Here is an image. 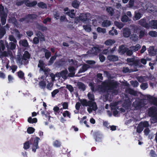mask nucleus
Here are the masks:
<instances>
[{
    "mask_svg": "<svg viewBox=\"0 0 157 157\" xmlns=\"http://www.w3.org/2000/svg\"><path fill=\"white\" fill-rule=\"evenodd\" d=\"M118 85V83L116 81H105L101 83L100 90L103 92H108L109 90H113L117 88Z\"/></svg>",
    "mask_w": 157,
    "mask_h": 157,
    "instance_id": "obj_1",
    "label": "nucleus"
},
{
    "mask_svg": "<svg viewBox=\"0 0 157 157\" xmlns=\"http://www.w3.org/2000/svg\"><path fill=\"white\" fill-rule=\"evenodd\" d=\"M145 105L144 99L139 98H136L132 104V106L136 110H140Z\"/></svg>",
    "mask_w": 157,
    "mask_h": 157,
    "instance_id": "obj_2",
    "label": "nucleus"
},
{
    "mask_svg": "<svg viewBox=\"0 0 157 157\" xmlns=\"http://www.w3.org/2000/svg\"><path fill=\"white\" fill-rule=\"evenodd\" d=\"M144 10L149 13H152L154 15H157V7L150 3H147L145 6H143Z\"/></svg>",
    "mask_w": 157,
    "mask_h": 157,
    "instance_id": "obj_3",
    "label": "nucleus"
},
{
    "mask_svg": "<svg viewBox=\"0 0 157 157\" xmlns=\"http://www.w3.org/2000/svg\"><path fill=\"white\" fill-rule=\"evenodd\" d=\"M90 16V14L88 13H81L80 16L76 17L75 20L78 21H81L84 23H86L89 21Z\"/></svg>",
    "mask_w": 157,
    "mask_h": 157,
    "instance_id": "obj_4",
    "label": "nucleus"
},
{
    "mask_svg": "<svg viewBox=\"0 0 157 157\" xmlns=\"http://www.w3.org/2000/svg\"><path fill=\"white\" fill-rule=\"evenodd\" d=\"M157 113V108L155 106H152L148 109L147 114L149 117L155 118Z\"/></svg>",
    "mask_w": 157,
    "mask_h": 157,
    "instance_id": "obj_5",
    "label": "nucleus"
},
{
    "mask_svg": "<svg viewBox=\"0 0 157 157\" xmlns=\"http://www.w3.org/2000/svg\"><path fill=\"white\" fill-rule=\"evenodd\" d=\"M126 61L129 63L128 64L131 66L136 67L139 65V61L136 60L134 58H128L126 59Z\"/></svg>",
    "mask_w": 157,
    "mask_h": 157,
    "instance_id": "obj_6",
    "label": "nucleus"
},
{
    "mask_svg": "<svg viewBox=\"0 0 157 157\" xmlns=\"http://www.w3.org/2000/svg\"><path fill=\"white\" fill-rule=\"evenodd\" d=\"M40 140V138L37 136H36L35 138H34V139L32 149V151L34 152H36V149L39 148L38 143Z\"/></svg>",
    "mask_w": 157,
    "mask_h": 157,
    "instance_id": "obj_7",
    "label": "nucleus"
},
{
    "mask_svg": "<svg viewBox=\"0 0 157 157\" xmlns=\"http://www.w3.org/2000/svg\"><path fill=\"white\" fill-rule=\"evenodd\" d=\"M79 101L83 106H90L93 104V102L90 101H87L86 99H79Z\"/></svg>",
    "mask_w": 157,
    "mask_h": 157,
    "instance_id": "obj_8",
    "label": "nucleus"
},
{
    "mask_svg": "<svg viewBox=\"0 0 157 157\" xmlns=\"http://www.w3.org/2000/svg\"><path fill=\"white\" fill-rule=\"evenodd\" d=\"M91 105L89 106L90 107L87 108V110L88 112L90 113L93 110L94 111H96L98 109L96 103L95 102H93Z\"/></svg>",
    "mask_w": 157,
    "mask_h": 157,
    "instance_id": "obj_9",
    "label": "nucleus"
},
{
    "mask_svg": "<svg viewBox=\"0 0 157 157\" xmlns=\"http://www.w3.org/2000/svg\"><path fill=\"white\" fill-rule=\"evenodd\" d=\"M147 98L154 105L157 106V98L149 95L147 96Z\"/></svg>",
    "mask_w": 157,
    "mask_h": 157,
    "instance_id": "obj_10",
    "label": "nucleus"
},
{
    "mask_svg": "<svg viewBox=\"0 0 157 157\" xmlns=\"http://www.w3.org/2000/svg\"><path fill=\"white\" fill-rule=\"evenodd\" d=\"M90 68L89 65L84 64L82 67L79 69L78 72V73H81L86 71L89 68Z\"/></svg>",
    "mask_w": 157,
    "mask_h": 157,
    "instance_id": "obj_11",
    "label": "nucleus"
},
{
    "mask_svg": "<svg viewBox=\"0 0 157 157\" xmlns=\"http://www.w3.org/2000/svg\"><path fill=\"white\" fill-rule=\"evenodd\" d=\"M107 59L111 62H115L118 60V56L113 55H108L107 57Z\"/></svg>",
    "mask_w": 157,
    "mask_h": 157,
    "instance_id": "obj_12",
    "label": "nucleus"
},
{
    "mask_svg": "<svg viewBox=\"0 0 157 157\" xmlns=\"http://www.w3.org/2000/svg\"><path fill=\"white\" fill-rule=\"evenodd\" d=\"M139 24L144 27L147 29L149 28V24L146 23L145 19H141L139 21Z\"/></svg>",
    "mask_w": 157,
    "mask_h": 157,
    "instance_id": "obj_13",
    "label": "nucleus"
},
{
    "mask_svg": "<svg viewBox=\"0 0 157 157\" xmlns=\"http://www.w3.org/2000/svg\"><path fill=\"white\" fill-rule=\"evenodd\" d=\"M148 52L151 56H154L155 55L157 50L154 49V46H150L148 49Z\"/></svg>",
    "mask_w": 157,
    "mask_h": 157,
    "instance_id": "obj_14",
    "label": "nucleus"
},
{
    "mask_svg": "<svg viewBox=\"0 0 157 157\" xmlns=\"http://www.w3.org/2000/svg\"><path fill=\"white\" fill-rule=\"evenodd\" d=\"M149 28L157 29V20H152L149 22Z\"/></svg>",
    "mask_w": 157,
    "mask_h": 157,
    "instance_id": "obj_15",
    "label": "nucleus"
},
{
    "mask_svg": "<svg viewBox=\"0 0 157 157\" xmlns=\"http://www.w3.org/2000/svg\"><path fill=\"white\" fill-rule=\"evenodd\" d=\"M25 4L26 5L29 7H32L36 5L37 4V2L36 1H34L31 2L29 0L25 1Z\"/></svg>",
    "mask_w": 157,
    "mask_h": 157,
    "instance_id": "obj_16",
    "label": "nucleus"
},
{
    "mask_svg": "<svg viewBox=\"0 0 157 157\" xmlns=\"http://www.w3.org/2000/svg\"><path fill=\"white\" fill-rule=\"evenodd\" d=\"M131 33L130 29L128 28H124L123 29V36L124 37L127 38L128 37Z\"/></svg>",
    "mask_w": 157,
    "mask_h": 157,
    "instance_id": "obj_17",
    "label": "nucleus"
},
{
    "mask_svg": "<svg viewBox=\"0 0 157 157\" xmlns=\"http://www.w3.org/2000/svg\"><path fill=\"white\" fill-rule=\"evenodd\" d=\"M4 28H6L7 29L9 28V26L7 24L4 27H2L0 29V38H2L6 33V30Z\"/></svg>",
    "mask_w": 157,
    "mask_h": 157,
    "instance_id": "obj_18",
    "label": "nucleus"
},
{
    "mask_svg": "<svg viewBox=\"0 0 157 157\" xmlns=\"http://www.w3.org/2000/svg\"><path fill=\"white\" fill-rule=\"evenodd\" d=\"M43 51L45 52V57L46 59H48L51 55V52L47 49L43 48H42Z\"/></svg>",
    "mask_w": 157,
    "mask_h": 157,
    "instance_id": "obj_19",
    "label": "nucleus"
},
{
    "mask_svg": "<svg viewBox=\"0 0 157 157\" xmlns=\"http://www.w3.org/2000/svg\"><path fill=\"white\" fill-rule=\"evenodd\" d=\"M77 86L78 88L80 90L84 91L86 90V86L82 82H78L77 83Z\"/></svg>",
    "mask_w": 157,
    "mask_h": 157,
    "instance_id": "obj_20",
    "label": "nucleus"
},
{
    "mask_svg": "<svg viewBox=\"0 0 157 157\" xmlns=\"http://www.w3.org/2000/svg\"><path fill=\"white\" fill-rule=\"evenodd\" d=\"M30 54L28 51H25L24 53L23 54V56L22 57V59L23 60H26L27 59H30Z\"/></svg>",
    "mask_w": 157,
    "mask_h": 157,
    "instance_id": "obj_21",
    "label": "nucleus"
},
{
    "mask_svg": "<svg viewBox=\"0 0 157 157\" xmlns=\"http://www.w3.org/2000/svg\"><path fill=\"white\" fill-rule=\"evenodd\" d=\"M99 51V48L96 47H93L92 50H90L91 53L94 55H97Z\"/></svg>",
    "mask_w": 157,
    "mask_h": 157,
    "instance_id": "obj_22",
    "label": "nucleus"
},
{
    "mask_svg": "<svg viewBox=\"0 0 157 157\" xmlns=\"http://www.w3.org/2000/svg\"><path fill=\"white\" fill-rule=\"evenodd\" d=\"M38 67L40 68V71L41 70H43V68H45V63L43 61L41 60H39L38 65Z\"/></svg>",
    "mask_w": 157,
    "mask_h": 157,
    "instance_id": "obj_23",
    "label": "nucleus"
},
{
    "mask_svg": "<svg viewBox=\"0 0 157 157\" xmlns=\"http://www.w3.org/2000/svg\"><path fill=\"white\" fill-rule=\"evenodd\" d=\"M142 15L140 12L137 11H135L133 19L135 20H138L141 17Z\"/></svg>",
    "mask_w": 157,
    "mask_h": 157,
    "instance_id": "obj_24",
    "label": "nucleus"
},
{
    "mask_svg": "<svg viewBox=\"0 0 157 157\" xmlns=\"http://www.w3.org/2000/svg\"><path fill=\"white\" fill-rule=\"evenodd\" d=\"M57 55L56 53L54 56H52L48 62V65H52L54 62V61L56 60Z\"/></svg>",
    "mask_w": 157,
    "mask_h": 157,
    "instance_id": "obj_25",
    "label": "nucleus"
},
{
    "mask_svg": "<svg viewBox=\"0 0 157 157\" xmlns=\"http://www.w3.org/2000/svg\"><path fill=\"white\" fill-rule=\"evenodd\" d=\"M53 146L56 147H59L61 145V142L60 140H56L53 143Z\"/></svg>",
    "mask_w": 157,
    "mask_h": 157,
    "instance_id": "obj_26",
    "label": "nucleus"
},
{
    "mask_svg": "<svg viewBox=\"0 0 157 157\" xmlns=\"http://www.w3.org/2000/svg\"><path fill=\"white\" fill-rule=\"evenodd\" d=\"M127 48H124L123 46H121L119 47V53L121 55L124 54L126 52Z\"/></svg>",
    "mask_w": 157,
    "mask_h": 157,
    "instance_id": "obj_27",
    "label": "nucleus"
},
{
    "mask_svg": "<svg viewBox=\"0 0 157 157\" xmlns=\"http://www.w3.org/2000/svg\"><path fill=\"white\" fill-rule=\"evenodd\" d=\"M36 35L37 37H34L33 39H43L44 38V36L40 32H38Z\"/></svg>",
    "mask_w": 157,
    "mask_h": 157,
    "instance_id": "obj_28",
    "label": "nucleus"
},
{
    "mask_svg": "<svg viewBox=\"0 0 157 157\" xmlns=\"http://www.w3.org/2000/svg\"><path fill=\"white\" fill-rule=\"evenodd\" d=\"M68 69L69 72L71 73L69 74V76L71 77H73L75 74L74 72L75 70V67L73 66H70L68 67Z\"/></svg>",
    "mask_w": 157,
    "mask_h": 157,
    "instance_id": "obj_29",
    "label": "nucleus"
},
{
    "mask_svg": "<svg viewBox=\"0 0 157 157\" xmlns=\"http://www.w3.org/2000/svg\"><path fill=\"white\" fill-rule=\"evenodd\" d=\"M109 35L112 36L116 35L118 33L117 30L115 29L114 27H112V29L109 31Z\"/></svg>",
    "mask_w": 157,
    "mask_h": 157,
    "instance_id": "obj_30",
    "label": "nucleus"
},
{
    "mask_svg": "<svg viewBox=\"0 0 157 157\" xmlns=\"http://www.w3.org/2000/svg\"><path fill=\"white\" fill-rule=\"evenodd\" d=\"M111 22L108 20H104L102 23V25L104 27L109 26L111 25Z\"/></svg>",
    "mask_w": 157,
    "mask_h": 157,
    "instance_id": "obj_31",
    "label": "nucleus"
},
{
    "mask_svg": "<svg viewBox=\"0 0 157 157\" xmlns=\"http://www.w3.org/2000/svg\"><path fill=\"white\" fill-rule=\"evenodd\" d=\"M39 85L41 88L44 89L46 86V83L45 81L42 80L39 82Z\"/></svg>",
    "mask_w": 157,
    "mask_h": 157,
    "instance_id": "obj_32",
    "label": "nucleus"
},
{
    "mask_svg": "<svg viewBox=\"0 0 157 157\" xmlns=\"http://www.w3.org/2000/svg\"><path fill=\"white\" fill-rule=\"evenodd\" d=\"M67 73L68 71L67 70H63L60 73V75L63 78H66Z\"/></svg>",
    "mask_w": 157,
    "mask_h": 157,
    "instance_id": "obj_33",
    "label": "nucleus"
},
{
    "mask_svg": "<svg viewBox=\"0 0 157 157\" xmlns=\"http://www.w3.org/2000/svg\"><path fill=\"white\" fill-rule=\"evenodd\" d=\"M28 121L29 123H36L37 122V120L36 118L32 119L31 117H29L28 119Z\"/></svg>",
    "mask_w": 157,
    "mask_h": 157,
    "instance_id": "obj_34",
    "label": "nucleus"
},
{
    "mask_svg": "<svg viewBox=\"0 0 157 157\" xmlns=\"http://www.w3.org/2000/svg\"><path fill=\"white\" fill-rule=\"evenodd\" d=\"M141 48V46L139 44H137L134 46H132L130 47L133 52H135L138 51Z\"/></svg>",
    "mask_w": 157,
    "mask_h": 157,
    "instance_id": "obj_35",
    "label": "nucleus"
},
{
    "mask_svg": "<svg viewBox=\"0 0 157 157\" xmlns=\"http://www.w3.org/2000/svg\"><path fill=\"white\" fill-rule=\"evenodd\" d=\"M87 96L88 99L90 100V101L94 102L95 100L94 96L93 94L89 92L87 94Z\"/></svg>",
    "mask_w": 157,
    "mask_h": 157,
    "instance_id": "obj_36",
    "label": "nucleus"
},
{
    "mask_svg": "<svg viewBox=\"0 0 157 157\" xmlns=\"http://www.w3.org/2000/svg\"><path fill=\"white\" fill-rule=\"evenodd\" d=\"M115 40H107L105 44L107 45H111L115 42Z\"/></svg>",
    "mask_w": 157,
    "mask_h": 157,
    "instance_id": "obj_37",
    "label": "nucleus"
},
{
    "mask_svg": "<svg viewBox=\"0 0 157 157\" xmlns=\"http://www.w3.org/2000/svg\"><path fill=\"white\" fill-rule=\"evenodd\" d=\"M63 115L64 117H67L69 118H71V113L67 110L64 111L63 113Z\"/></svg>",
    "mask_w": 157,
    "mask_h": 157,
    "instance_id": "obj_38",
    "label": "nucleus"
},
{
    "mask_svg": "<svg viewBox=\"0 0 157 157\" xmlns=\"http://www.w3.org/2000/svg\"><path fill=\"white\" fill-rule=\"evenodd\" d=\"M121 21L123 22H126L130 21L128 17L126 15L123 16L121 18Z\"/></svg>",
    "mask_w": 157,
    "mask_h": 157,
    "instance_id": "obj_39",
    "label": "nucleus"
},
{
    "mask_svg": "<svg viewBox=\"0 0 157 157\" xmlns=\"http://www.w3.org/2000/svg\"><path fill=\"white\" fill-rule=\"evenodd\" d=\"M144 128L140 123L138 124L136 129V132L138 133H140L143 130Z\"/></svg>",
    "mask_w": 157,
    "mask_h": 157,
    "instance_id": "obj_40",
    "label": "nucleus"
},
{
    "mask_svg": "<svg viewBox=\"0 0 157 157\" xmlns=\"http://www.w3.org/2000/svg\"><path fill=\"white\" fill-rule=\"evenodd\" d=\"M38 6L43 9L46 8L47 7L46 5L42 2H40L37 4Z\"/></svg>",
    "mask_w": 157,
    "mask_h": 157,
    "instance_id": "obj_41",
    "label": "nucleus"
},
{
    "mask_svg": "<svg viewBox=\"0 0 157 157\" xmlns=\"http://www.w3.org/2000/svg\"><path fill=\"white\" fill-rule=\"evenodd\" d=\"M97 31L99 33H101L103 34L105 33L106 32L105 29L102 28L100 27H98L97 29Z\"/></svg>",
    "mask_w": 157,
    "mask_h": 157,
    "instance_id": "obj_42",
    "label": "nucleus"
},
{
    "mask_svg": "<svg viewBox=\"0 0 157 157\" xmlns=\"http://www.w3.org/2000/svg\"><path fill=\"white\" fill-rule=\"evenodd\" d=\"M106 10L111 15H112L113 14L114 10L113 8L110 7H107L106 9Z\"/></svg>",
    "mask_w": 157,
    "mask_h": 157,
    "instance_id": "obj_43",
    "label": "nucleus"
},
{
    "mask_svg": "<svg viewBox=\"0 0 157 157\" xmlns=\"http://www.w3.org/2000/svg\"><path fill=\"white\" fill-rule=\"evenodd\" d=\"M35 129L32 127H29L27 129V132L28 133L31 134L35 131Z\"/></svg>",
    "mask_w": 157,
    "mask_h": 157,
    "instance_id": "obj_44",
    "label": "nucleus"
},
{
    "mask_svg": "<svg viewBox=\"0 0 157 157\" xmlns=\"http://www.w3.org/2000/svg\"><path fill=\"white\" fill-rule=\"evenodd\" d=\"M0 15H4L5 17L6 16V14L4 11V7L1 5H0Z\"/></svg>",
    "mask_w": 157,
    "mask_h": 157,
    "instance_id": "obj_45",
    "label": "nucleus"
},
{
    "mask_svg": "<svg viewBox=\"0 0 157 157\" xmlns=\"http://www.w3.org/2000/svg\"><path fill=\"white\" fill-rule=\"evenodd\" d=\"M114 23L115 25L120 29L122 28L124 26V25L122 23H119L117 21L114 22Z\"/></svg>",
    "mask_w": 157,
    "mask_h": 157,
    "instance_id": "obj_46",
    "label": "nucleus"
},
{
    "mask_svg": "<svg viewBox=\"0 0 157 157\" xmlns=\"http://www.w3.org/2000/svg\"><path fill=\"white\" fill-rule=\"evenodd\" d=\"M79 3L76 0L74 1L72 3V6L74 8H77L79 6Z\"/></svg>",
    "mask_w": 157,
    "mask_h": 157,
    "instance_id": "obj_47",
    "label": "nucleus"
},
{
    "mask_svg": "<svg viewBox=\"0 0 157 157\" xmlns=\"http://www.w3.org/2000/svg\"><path fill=\"white\" fill-rule=\"evenodd\" d=\"M84 29L88 32H90L91 30L90 26L89 25H84L83 26Z\"/></svg>",
    "mask_w": 157,
    "mask_h": 157,
    "instance_id": "obj_48",
    "label": "nucleus"
},
{
    "mask_svg": "<svg viewBox=\"0 0 157 157\" xmlns=\"http://www.w3.org/2000/svg\"><path fill=\"white\" fill-rule=\"evenodd\" d=\"M148 34L150 36L153 37L157 36V32L155 31H150Z\"/></svg>",
    "mask_w": 157,
    "mask_h": 157,
    "instance_id": "obj_49",
    "label": "nucleus"
},
{
    "mask_svg": "<svg viewBox=\"0 0 157 157\" xmlns=\"http://www.w3.org/2000/svg\"><path fill=\"white\" fill-rule=\"evenodd\" d=\"M30 147V144L29 141L26 142L24 144V148L25 150H27Z\"/></svg>",
    "mask_w": 157,
    "mask_h": 157,
    "instance_id": "obj_50",
    "label": "nucleus"
},
{
    "mask_svg": "<svg viewBox=\"0 0 157 157\" xmlns=\"http://www.w3.org/2000/svg\"><path fill=\"white\" fill-rule=\"evenodd\" d=\"M128 92L129 94L134 96H136L137 95V92L132 89H129Z\"/></svg>",
    "mask_w": 157,
    "mask_h": 157,
    "instance_id": "obj_51",
    "label": "nucleus"
},
{
    "mask_svg": "<svg viewBox=\"0 0 157 157\" xmlns=\"http://www.w3.org/2000/svg\"><path fill=\"white\" fill-rule=\"evenodd\" d=\"M66 87L71 93H72L74 90L73 87L71 85H67Z\"/></svg>",
    "mask_w": 157,
    "mask_h": 157,
    "instance_id": "obj_52",
    "label": "nucleus"
},
{
    "mask_svg": "<svg viewBox=\"0 0 157 157\" xmlns=\"http://www.w3.org/2000/svg\"><path fill=\"white\" fill-rule=\"evenodd\" d=\"M126 50V53L127 55L129 56H131L133 54V51L131 49H129L128 48H127Z\"/></svg>",
    "mask_w": 157,
    "mask_h": 157,
    "instance_id": "obj_53",
    "label": "nucleus"
},
{
    "mask_svg": "<svg viewBox=\"0 0 157 157\" xmlns=\"http://www.w3.org/2000/svg\"><path fill=\"white\" fill-rule=\"evenodd\" d=\"M4 40H0V45L1 46V50L4 51L5 49V47L4 44Z\"/></svg>",
    "mask_w": 157,
    "mask_h": 157,
    "instance_id": "obj_54",
    "label": "nucleus"
},
{
    "mask_svg": "<svg viewBox=\"0 0 157 157\" xmlns=\"http://www.w3.org/2000/svg\"><path fill=\"white\" fill-rule=\"evenodd\" d=\"M17 75L20 78L23 79L24 77V74L22 71H20L17 72Z\"/></svg>",
    "mask_w": 157,
    "mask_h": 157,
    "instance_id": "obj_55",
    "label": "nucleus"
},
{
    "mask_svg": "<svg viewBox=\"0 0 157 157\" xmlns=\"http://www.w3.org/2000/svg\"><path fill=\"white\" fill-rule=\"evenodd\" d=\"M141 88L143 90L146 89L148 87V84L146 82L142 83L140 85Z\"/></svg>",
    "mask_w": 157,
    "mask_h": 157,
    "instance_id": "obj_56",
    "label": "nucleus"
},
{
    "mask_svg": "<svg viewBox=\"0 0 157 157\" xmlns=\"http://www.w3.org/2000/svg\"><path fill=\"white\" fill-rule=\"evenodd\" d=\"M130 83L131 85L134 87H136L139 85L138 82L136 81H130Z\"/></svg>",
    "mask_w": 157,
    "mask_h": 157,
    "instance_id": "obj_57",
    "label": "nucleus"
},
{
    "mask_svg": "<svg viewBox=\"0 0 157 157\" xmlns=\"http://www.w3.org/2000/svg\"><path fill=\"white\" fill-rule=\"evenodd\" d=\"M140 124L142 125V126L143 127H147L149 126V124L147 121H145L143 122H141L140 123Z\"/></svg>",
    "mask_w": 157,
    "mask_h": 157,
    "instance_id": "obj_58",
    "label": "nucleus"
},
{
    "mask_svg": "<svg viewBox=\"0 0 157 157\" xmlns=\"http://www.w3.org/2000/svg\"><path fill=\"white\" fill-rule=\"evenodd\" d=\"M59 92V90L58 89H56L54 90L52 93V96L53 98H54L56 94H58Z\"/></svg>",
    "mask_w": 157,
    "mask_h": 157,
    "instance_id": "obj_59",
    "label": "nucleus"
},
{
    "mask_svg": "<svg viewBox=\"0 0 157 157\" xmlns=\"http://www.w3.org/2000/svg\"><path fill=\"white\" fill-rule=\"evenodd\" d=\"M130 38L131 39H137L138 38V37L136 34V32L134 31V33L131 35Z\"/></svg>",
    "mask_w": 157,
    "mask_h": 157,
    "instance_id": "obj_60",
    "label": "nucleus"
},
{
    "mask_svg": "<svg viewBox=\"0 0 157 157\" xmlns=\"http://www.w3.org/2000/svg\"><path fill=\"white\" fill-rule=\"evenodd\" d=\"M10 69L12 70V72L13 73H14V72L16 71L17 67L16 65H12L11 66H10Z\"/></svg>",
    "mask_w": 157,
    "mask_h": 157,
    "instance_id": "obj_61",
    "label": "nucleus"
},
{
    "mask_svg": "<svg viewBox=\"0 0 157 157\" xmlns=\"http://www.w3.org/2000/svg\"><path fill=\"white\" fill-rule=\"evenodd\" d=\"M65 14L68 15L72 18H73L75 15L74 12H70V11L68 12H66L65 13Z\"/></svg>",
    "mask_w": 157,
    "mask_h": 157,
    "instance_id": "obj_62",
    "label": "nucleus"
},
{
    "mask_svg": "<svg viewBox=\"0 0 157 157\" xmlns=\"http://www.w3.org/2000/svg\"><path fill=\"white\" fill-rule=\"evenodd\" d=\"M38 28L39 29L41 30L42 31H45L48 29L47 28L42 25H40L39 26Z\"/></svg>",
    "mask_w": 157,
    "mask_h": 157,
    "instance_id": "obj_63",
    "label": "nucleus"
},
{
    "mask_svg": "<svg viewBox=\"0 0 157 157\" xmlns=\"http://www.w3.org/2000/svg\"><path fill=\"white\" fill-rule=\"evenodd\" d=\"M131 103V101L130 100V99L128 98V99H125L124 100V104L125 105H126L127 106H128Z\"/></svg>",
    "mask_w": 157,
    "mask_h": 157,
    "instance_id": "obj_64",
    "label": "nucleus"
}]
</instances>
